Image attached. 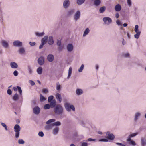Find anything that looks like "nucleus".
Returning a JSON list of instances; mask_svg holds the SVG:
<instances>
[{
    "label": "nucleus",
    "mask_w": 146,
    "mask_h": 146,
    "mask_svg": "<svg viewBox=\"0 0 146 146\" xmlns=\"http://www.w3.org/2000/svg\"><path fill=\"white\" fill-rule=\"evenodd\" d=\"M48 38V36H45L41 40V42L44 44H46L47 42Z\"/></svg>",
    "instance_id": "obj_27"
},
{
    "label": "nucleus",
    "mask_w": 146,
    "mask_h": 146,
    "mask_svg": "<svg viewBox=\"0 0 146 146\" xmlns=\"http://www.w3.org/2000/svg\"><path fill=\"white\" fill-rule=\"evenodd\" d=\"M1 43L3 47L5 48H8L9 47V44L8 42L4 40H2Z\"/></svg>",
    "instance_id": "obj_11"
},
{
    "label": "nucleus",
    "mask_w": 146,
    "mask_h": 146,
    "mask_svg": "<svg viewBox=\"0 0 146 146\" xmlns=\"http://www.w3.org/2000/svg\"><path fill=\"white\" fill-rule=\"evenodd\" d=\"M38 135L39 136L42 137L44 136V134L42 131H40L38 133Z\"/></svg>",
    "instance_id": "obj_51"
},
{
    "label": "nucleus",
    "mask_w": 146,
    "mask_h": 146,
    "mask_svg": "<svg viewBox=\"0 0 146 146\" xmlns=\"http://www.w3.org/2000/svg\"><path fill=\"white\" fill-rule=\"evenodd\" d=\"M99 141L100 142H107L108 141V139H102L99 140Z\"/></svg>",
    "instance_id": "obj_50"
},
{
    "label": "nucleus",
    "mask_w": 146,
    "mask_h": 146,
    "mask_svg": "<svg viewBox=\"0 0 146 146\" xmlns=\"http://www.w3.org/2000/svg\"><path fill=\"white\" fill-rule=\"evenodd\" d=\"M56 90L58 91H60L61 88V85H60L59 83H57L56 84Z\"/></svg>",
    "instance_id": "obj_41"
},
{
    "label": "nucleus",
    "mask_w": 146,
    "mask_h": 146,
    "mask_svg": "<svg viewBox=\"0 0 146 146\" xmlns=\"http://www.w3.org/2000/svg\"><path fill=\"white\" fill-rule=\"evenodd\" d=\"M50 106L49 104H46L44 106V109L46 110L49 109H50Z\"/></svg>",
    "instance_id": "obj_45"
},
{
    "label": "nucleus",
    "mask_w": 146,
    "mask_h": 146,
    "mask_svg": "<svg viewBox=\"0 0 146 146\" xmlns=\"http://www.w3.org/2000/svg\"><path fill=\"white\" fill-rule=\"evenodd\" d=\"M42 92L44 93H47L48 92V91L47 89H44L42 90Z\"/></svg>",
    "instance_id": "obj_59"
},
{
    "label": "nucleus",
    "mask_w": 146,
    "mask_h": 146,
    "mask_svg": "<svg viewBox=\"0 0 146 146\" xmlns=\"http://www.w3.org/2000/svg\"><path fill=\"white\" fill-rule=\"evenodd\" d=\"M14 131L15 132V136L16 138H18L19 136L20 131L21 127L18 124H16L14 127Z\"/></svg>",
    "instance_id": "obj_3"
},
{
    "label": "nucleus",
    "mask_w": 146,
    "mask_h": 146,
    "mask_svg": "<svg viewBox=\"0 0 146 146\" xmlns=\"http://www.w3.org/2000/svg\"><path fill=\"white\" fill-rule=\"evenodd\" d=\"M29 82L32 86H33L35 84V82L32 80H29Z\"/></svg>",
    "instance_id": "obj_58"
},
{
    "label": "nucleus",
    "mask_w": 146,
    "mask_h": 146,
    "mask_svg": "<svg viewBox=\"0 0 146 146\" xmlns=\"http://www.w3.org/2000/svg\"><path fill=\"white\" fill-rule=\"evenodd\" d=\"M85 0H77V3L79 5H81L84 2Z\"/></svg>",
    "instance_id": "obj_44"
},
{
    "label": "nucleus",
    "mask_w": 146,
    "mask_h": 146,
    "mask_svg": "<svg viewBox=\"0 0 146 146\" xmlns=\"http://www.w3.org/2000/svg\"><path fill=\"white\" fill-rule=\"evenodd\" d=\"M56 99L58 100L59 102H61L62 101L61 95L59 93H57L56 94Z\"/></svg>",
    "instance_id": "obj_30"
},
{
    "label": "nucleus",
    "mask_w": 146,
    "mask_h": 146,
    "mask_svg": "<svg viewBox=\"0 0 146 146\" xmlns=\"http://www.w3.org/2000/svg\"><path fill=\"white\" fill-rule=\"evenodd\" d=\"M49 102L50 103V107L51 108H53L55 107V106H56V102L55 100H53L50 102Z\"/></svg>",
    "instance_id": "obj_28"
},
{
    "label": "nucleus",
    "mask_w": 146,
    "mask_h": 146,
    "mask_svg": "<svg viewBox=\"0 0 146 146\" xmlns=\"http://www.w3.org/2000/svg\"><path fill=\"white\" fill-rule=\"evenodd\" d=\"M64 106L66 110L68 112H70L71 110L73 111H75V107L73 105L70 104L69 103L66 102L64 103Z\"/></svg>",
    "instance_id": "obj_2"
},
{
    "label": "nucleus",
    "mask_w": 146,
    "mask_h": 146,
    "mask_svg": "<svg viewBox=\"0 0 146 146\" xmlns=\"http://www.w3.org/2000/svg\"><path fill=\"white\" fill-rule=\"evenodd\" d=\"M70 4V2L69 0H65L63 3V6L64 8L66 9L68 8Z\"/></svg>",
    "instance_id": "obj_17"
},
{
    "label": "nucleus",
    "mask_w": 146,
    "mask_h": 146,
    "mask_svg": "<svg viewBox=\"0 0 146 146\" xmlns=\"http://www.w3.org/2000/svg\"><path fill=\"white\" fill-rule=\"evenodd\" d=\"M140 143L141 146H146V134L141 137Z\"/></svg>",
    "instance_id": "obj_6"
},
{
    "label": "nucleus",
    "mask_w": 146,
    "mask_h": 146,
    "mask_svg": "<svg viewBox=\"0 0 146 146\" xmlns=\"http://www.w3.org/2000/svg\"><path fill=\"white\" fill-rule=\"evenodd\" d=\"M44 58L43 56H40L38 59V63L40 65H42L44 63Z\"/></svg>",
    "instance_id": "obj_16"
},
{
    "label": "nucleus",
    "mask_w": 146,
    "mask_h": 146,
    "mask_svg": "<svg viewBox=\"0 0 146 146\" xmlns=\"http://www.w3.org/2000/svg\"><path fill=\"white\" fill-rule=\"evenodd\" d=\"M90 32V30L88 28H87L84 30L83 35V37H84L87 35Z\"/></svg>",
    "instance_id": "obj_24"
},
{
    "label": "nucleus",
    "mask_w": 146,
    "mask_h": 146,
    "mask_svg": "<svg viewBox=\"0 0 146 146\" xmlns=\"http://www.w3.org/2000/svg\"><path fill=\"white\" fill-rule=\"evenodd\" d=\"M47 59L49 62H51L53 61L54 59V56L52 54H49L47 56Z\"/></svg>",
    "instance_id": "obj_18"
},
{
    "label": "nucleus",
    "mask_w": 146,
    "mask_h": 146,
    "mask_svg": "<svg viewBox=\"0 0 146 146\" xmlns=\"http://www.w3.org/2000/svg\"><path fill=\"white\" fill-rule=\"evenodd\" d=\"M13 46L16 47H21L22 46L23 43L22 42L19 40H14L13 43Z\"/></svg>",
    "instance_id": "obj_8"
},
{
    "label": "nucleus",
    "mask_w": 146,
    "mask_h": 146,
    "mask_svg": "<svg viewBox=\"0 0 146 146\" xmlns=\"http://www.w3.org/2000/svg\"><path fill=\"white\" fill-rule=\"evenodd\" d=\"M123 56L126 58H129L130 57V54L129 53H125L123 54Z\"/></svg>",
    "instance_id": "obj_37"
},
{
    "label": "nucleus",
    "mask_w": 146,
    "mask_h": 146,
    "mask_svg": "<svg viewBox=\"0 0 146 146\" xmlns=\"http://www.w3.org/2000/svg\"><path fill=\"white\" fill-rule=\"evenodd\" d=\"M88 140L89 141H94L95 140V139H92L90 138L88 139Z\"/></svg>",
    "instance_id": "obj_62"
},
{
    "label": "nucleus",
    "mask_w": 146,
    "mask_h": 146,
    "mask_svg": "<svg viewBox=\"0 0 146 146\" xmlns=\"http://www.w3.org/2000/svg\"><path fill=\"white\" fill-rule=\"evenodd\" d=\"M83 90L80 89H77L76 90V94L77 95H80L82 94L83 93Z\"/></svg>",
    "instance_id": "obj_26"
},
{
    "label": "nucleus",
    "mask_w": 146,
    "mask_h": 146,
    "mask_svg": "<svg viewBox=\"0 0 146 146\" xmlns=\"http://www.w3.org/2000/svg\"><path fill=\"white\" fill-rule=\"evenodd\" d=\"M7 93L9 95H10L12 94V92L10 89L8 88Z\"/></svg>",
    "instance_id": "obj_56"
},
{
    "label": "nucleus",
    "mask_w": 146,
    "mask_h": 146,
    "mask_svg": "<svg viewBox=\"0 0 146 146\" xmlns=\"http://www.w3.org/2000/svg\"><path fill=\"white\" fill-rule=\"evenodd\" d=\"M72 69L71 67H70L68 70V73L67 78L69 79L71 76L72 73Z\"/></svg>",
    "instance_id": "obj_35"
},
{
    "label": "nucleus",
    "mask_w": 146,
    "mask_h": 146,
    "mask_svg": "<svg viewBox=\"0 0 146 146\" xmlns=\"http://www.w3.org/2000/svg\"><path fill=\"white\" fill-rule=\"evenodd\" d=\"M40 109L38 106H35L33 109V113L35 114H38L40 113Z\"/></svg>",
    "instance_id": "obj_10"
},
{
    "label": "nucleus",
    "mask_w": 146,
    "mask_h": 146,
    "mask_svg": "<svg viewBox=\"0 0 146 146\" xmlns=\"http://www.w3.org/2000/svg\"><path fill=\"white\" fill-rule=\"evenodd\" d=\"M11 67L12 68L16 69L18 68L17 64L15 62H11L10 63Z\"/></svg>",
    "instance_id": "obj_22"
},
{
    "label": "nucleus",
    "mask_w": 146,
    "mask_h": 146,
    "mask_svg": "<svg viewBox=\"0 0 146 146\" xmlns=\"http://www.w3.org/2000/svg\"><path fill=\"white\" fill-rule=\"evenodd\" d=\"M101 3L100 0H95L94 1V5L96 6H98L100 5Z\"/></svg>",
    "instance_id": "obj_36"
},
{
    "label": "nucleus",
    "mask_w": 146,
    "mask_h": 146,
    "mask_svg": "<svg viewBox=\"0 0 146 146\" xmlns=\"http://www.w3.org/2000/svg\"><path fill=\"white\" fill-rule=\"evenodd\" d=\"M116 23L118 25H121V23L120 21L119 20H117L116 21Z\"/></svg>",
    "instance_id": "obj_57"
},
{
    "label": "nucleus",
    "mask_w": 146,
    "mask_h": 146,
    "mask_svg": "<svg viewBox=\"0 0 146 146\" xmlns=\"http://www.w3.org/2000/svg\"><path fill=\"white\" fill-rule=\"evenodd\" d=\"M84 65L83 64H82L80 68L78 69V71L79 72H82L84 69Z\"/></svg>",
    "instance_id": "obj_43"
},
{
    "label": "nucleus",
    "mask_w": 146,
    "mask_h": 146,
    "mask_svg": "<svg viewBox=\"0 0 146 146\" xmlns=\"http://www.w3.org/2000/svg\"><path fill=\"white\" fill-rule=\"evenodd\" d=\"M127 141L128 142V144L130 145H131L133 146H135L136 144L135 141L132 140L130 137H127Z\"/></svg>",
    "instance_id": "obj_14"
},
{
    "label": "nucleus",
    "mask_w": 146,
    "mask_h": 146,
    "mask_svg": "<svg viewBox=\"0 0 146 146\" xmlns=\"http://www.w3.org/2000/svg\"><path fill=\"white\" fill-rule=\"evenodd\" d=\"M66 48L68 52H71L73 51L74 49V46L72 44H69L67 45Z\"/></svg>",
    "instance_id": "obj_15"
},
{
    "label": "nucleus",
    "mask_w": 146,
    "mask_h": 146,
    "mask_svg": "<svg viewBox=\"0 0 146 146\" xmlns=\"http://www.w3.org/2000/svg\"><path fill=\"white\" fill-rule=\"evenodd\" d=\"M102 20L104 24L107 25L110 24L112 21L111 19L109 17H104Z\"/></svg>",
    "instance_id": "obj_7"
},
{
    "label": "nucleus",
    "mask_w": 146,
    "mask_h": 146,
    "mask_svg": "<svg viewBox=\"0 0 146 146\" xmlns=\"http://www.w3.org/2000/svg\"><path fill=\"white\" fill-rule=\"evenodd\" d=\"M122 43L123 45L126 44V42L125 41L124 39L123 38L122 39Z\"/></svg>",
    "instance_id": "obj_63"
},
{
    "label": "nucleus",
    "mask_w": 146,
    "mask_h": 146,
    "mask_svg": "<svg viewBox=\"0 0 146 146\" xmlns=\"http://www.w3.org/2000/svg\"><path fill=\"white\" fill-rule=\"evenodd\" d=\"M88 144L86 142H83L82 143L81 146H88Z\"/></svg>",
    "instance_id": "obj_53"
},
{
    "label": "nucleus",
    "mask_w": 146,
    "mask_h": 146,
    "mask_svg": "<svg viewBox=\"0 0 146 146\" xmlns=\"http://www.w3.org/2000/svg\"><path fill=\"white\" fill-rule=\"evenodd\" d=\"M107 137L108 139L111 140H113L115 138V136L112 133H111L110 132L106 133Z\"/></svg>",
    "instance_id": "obj_9"
},
{
    "label": "nucleus",
    "mask_w": 146,
    "mask_h": 146,
    "mask_svg": "<svg viewBox=\"0 0 146 146\" xmlns=\"http://www.w3.org/2000/svg\"><path fill=\"white\" fill-rule=\"evenodd\" d=\"M106 7L105 6H103L100 8L99 9V12L100 13H102L104 12L106 10Z\"/></svg>",
    "instance_id": "obj_38"
},
{
    "label": "nucleus",
    "mask_w": 146,
    "mask_h": 146,
    "mask_svg": "<svg viewBox=\"0 0 146 146\" xmlns=\"http://www.w3.org/2000/svg\"><path fill=\"white\" fill-rule=\"evenodd\" d=\"M139 26L138 25H136L135 27L134 31L136 33L134 35V38L137 39H138L139 37L141 32L138 30Z\"/></svg>",
    "instance_id": "obj_4"
},
{
    "label": "nucleus",
    "mask_w": 146,
    "mask_h": 146,
    "mask_svg": "<svg viewBox=\"0 0 146 146\" xmlns=\"http://www.w3.org/2000/svg\"><path fill=\"white\" fill-rule=\"evenodd\" d=\"M40 100L41 102H43L45 101L46 98L44 97L42 94H40Z\"/></svg>",
    "instance_id": "obj_39"
},
{
    "label": "nucleus",
    "mask_w": 146,
    "mask_h": 146,
    "mask_svg": "<svg viewBox=\"0 0 146 146\" xmlns=\"http://www.w3.org/2000/svg\"><path fill=\"white\" fill-rule=\"evenodd\" d=\"M18 52L21 54H25V50L23 47H21L19 48Z\"/></svg>",
    "instance_id": "obj_25"
},
{
    "label": "nucleus",
    "mask_w": 146,
    "mask_h": 146,
    "mask_svg": "<svg viewBox=\"0 0 146 146\" xmlns=\"http://www.w3.org/2000/svg\"><path fill=\"white\" fill-rule=\"evenodd\" d=\"M27 69L28 74L30 75H31L33 72V71L31 66L30 65H28Z\"/></svg>",
    "instance_id": "obj_19"
},
{
    "label": "nucleus",
    "mask_w": 146,
    "mask_h": 146,
    "mask_svg": "<svg viewBox=\"0 0 146 146\" xmlns=\"http://www.w3.org/2000/svg\"><path fill=\"white\" fill-rule=\"evenodd\" d=\"M37 72L40 75L42 74V68L41 67L38 68L37 70Z\"/></svg>",
    "instance_id": "obj_33"
},
{
    "label": "nucleus",
    "mask_w": 146,
    "mask_h": 146,
    "mask_svg": "<svg viewBox=\"0 0 146 146\" xmlns=\"http://www.w3.org/2000/svg\"><path fill=\"white\" fill-rule=\"evenodd\" d=\"M35 34L36 36L38 37H42L43 36L45 35L44 32H43L41 33L38 32H35Z\"/></svg>",
    "instance_id": "obj_20"
},
{
    "label": "nucleus",
    "mask_w": 146,
    "mask_h": 146,
    "mask_svg": "<svg viewBox=\"0 0 146 146\" xmlns=\"http://www.w3.org/2000/svg\"><path fill=\"white\" fill-rule=\"evenodd\" d=\"M116 144L118 146H126L125 145L120 143H116Z\"/></svg>",
    "instance_id": "obj_52"
},
{
    "label": "nucleus",
    "mask_w": 146,
    "mask_h": 146,
    "mask_svg": "<svg viewBox=\"0 0 146 146\" xmlns=\"http://www.w3.org/2000/svg\"><path fill=\"white\" fill-rule=\"evenodd\" d=\"M74 12V10L73 9H70L68 11L67 13V15L68 16H70L73 14Z\"/></svg>",
    "instance_id": "obj_32"
},
{
    "label": "nucleus",
    "mask_w": 146,
    "mask_h": 146,
    "mask_svg": "<svg viewBox=\"0 0 146 146\" xmlns=\"http://www.w3.org/2000/svg\"><path fill=\"white\" fill-rule=\"evenodd\" d=\"M121 9V7L119 4L116 5L115 7V9L116 11H119Z\"/></svg>",
    "instance_id": "obj_29"
},
{
    "label": "nucleus",
    "mask_w": 146,
    "mask_h": 146,
    "mask_svg": "<svg viewBox=\"0 0 146 146\" xmlns=\"http://www.w3.org/2000/svg\"><path fill=\"white\" fill-rule=\"evenodd\" d=\"M138 134V133H136L130 134L128 137H135Z\"/></svg>",
    "instance_id": "obj_40"
},
{
    "label": "nucleus",
    "mask_w": 146,
    "mask_h": 146,
    "mask_svg": "<svg viewBox=\"0 0 146 146\" xmlns=\"http://www.w3.org/2000/svg\"><path fill=\"white\" fill-rule=\"evenodd\" d=\"M13 75H14V76H17L18 75V71H17L15 70L13 72Z\"/></svg>",
    "instance_id": "obj_54"
},
{
    "label": "nucleus",
    "mask_w": 146,
    "mask_h": 146,
    "mask_svg": "<svg viewBox=\"0 0 146 146\" xmlns=\"http://www.w3.org/2000/svg\"><path fill=\"white\" fill-rule=\"evenodd\" d=\"M54 111L56 115H61L63 113V107L60 104H57L55 107Z\"/></svg>",
    "instance_id": "obj_1"
},
{
    "label": "nucleus",
    "mask_w": 146,
    "mask_h": 146,
    "mask_svg": "<svg viewBox=\"0 0 146 146\" xmlns=\"http://www.w3.org/2000/svg\"><path fill=\"white\" fill-rule=\"evenodd\" d=\"M80 16V13L79 11H78L74 15V19L76 21L78 19Z\"/></svg>",
    "instance_id": "obj_13"
},
{
    "label": "nucleus",
    "mask_w": 146,
    "mask_h": 146,
    "mask_svg": "<svg viewBox=\"0 0 146 146\" xmlns=\"http://www.w3.org/2000/svg\"><path fill=\"white\" fill-rule=\"evenodd\" d=\"M55 120H56L55 119H51L47 121L46 122V123L48 125L45 127L46 129L47 130H49L52 129V127L53 126L52 125V124L50 125L48 124L54 122L55 121Z\"/></svg>",
    "instance_id": "obj_5"
},
{
    "label": "nucleus",
    "mask_w": 146,
    "mask_h": 146,
    "mask_svg": "<svg viewBox=\"0 0 146 146\" xmlns=\"http://www.w3.org/2000/svg\"><path fill=\"white\" fill-rule=\"evenodd\" d=\"M54 98V96H53L51 95L49 96L48 97V102H49L52 101L53 100V99Z\"/></svg>",
    "instance_id": "obj_46"
},
{
    "label": "nucleus",
    "mask_w": 146,
    "mask_h": 146,
    "mask_svg": "<svg viewBox=\"0 0 146 146\" xmlns=\"http://www.w3.org/2000/svg\"><path fill=\"white\" fill-rule=\"evenodd\" d=\"M19 98V96L17 93H16L13 97L12 99L15 101H16Z\"/></svg>",
    "instance_id": "obj_31"
},
{
    "label": "nucleus",
    "mask_w": 146,
    "mask_h": 146,
    "mask_svg": "<svg viewBox=\"0 0 146 146\" xmlns=\"http://www.w3.org/2000/svg\"><path fill=\"white\" fill-rule=\"evenodd\" d=\"M127 3L129 7H131L132 5V2L131 0H127Z\"/></svg>",
    "instance_id": "obj_49"
},
{
    "label": "nucleus",
    "mask_w": 146,
    "mask_h": 146,
    "mask_svg": "<svg viewBox=\"0 0 146 146\" xmlns=\"http://www.w3.org/2000/svg\"><path fill=\"white\" fill-rule=\"evenodd\" d=\"M61 42L60 40H58L57 42V44L58 46H60L61 45Z\"/></svg>",
    "instance_id": "obj_55"
},
{
    "label": "nucleus",
    "mask_w": 146,
    "mask_h": 146,
    "mask_svg": "<svg viewBox=\"0 0 146 146\" xmlns=\"http://www.w3.org/2000/svg\"><path fill=\"white\" fill-rule=\"evenodd\" d=\"M18 92H19L20 96H21L22 94V90L21 88L19 86H17Z\"/></svg>",
    "instance_id": "obj_42"
},
{
    "label": "nucleus",
    "mask_w": 146,
    "mask_h": 146,
    "mask_svg": "<svg viewBox=\"0 0 146 146\" xmlns=\"http://www.w3.org/2000/svg\"><path fill=\"white\" fill-rule=\"evenodd\" d=\"M29 43L30 45L32 46H34L36 44V43L35 42H29Z\"/></svg>",
    "instance_id": "obj_60"
},
{
    "label": "nucleus",
    "mask_w": 146,
    "mask_h": 146,
    "mask_svg": "<svg viewBox=\"0 0 146 146\" xmlns=\"http://www.w3.org/2000/svg\"><path fill=\"white\" fill-rule=\"evenodd\" d=\"M59 128L58 127H56L53 130L52 133L54 135H56L58 133L59 131Z\"/></svg>",
    "instance_id": "obj_21"
},
{
    "label": "nucleus",
    "mask_w": 146,
    "mask_h": 146,
    "mask_svg": "<svg viewBox=\"0 0 146 146\" xmlns=\"http://www.w3.org/2000/svg\"><path fill=\"white\" fill-rule=\"evenodd\" d=\"M141 116V113L140 112H136L134 114V121L137 122L138 118Z\"/></svg>",
    "instance_id": "obj_12"
},
{
    "label": "nucleus",
    "mask_w": 146,
    "mask_h": 146,
    "mask_svg": "<svg viewBox=\"0 0 146 146\" xmlns=\"http://www.w3.org/2000/svg\"><path fill=\"white\" fill-rule=\"evenodd\" d=\"M44 44L41 42V44L39 46V48L40 49L42 48L43 47V46Z\"/></svg>",
    "instance_id": "obj_61"
},
{
    "label": "nucleus",
    "mask_w": 146,
    "mask_h": 146,
    "mask_svg": "<svg viewBox=\"0 0 146 146\" xmlns=\"http://www.w3.org/2000/svg\"><path fill=\"white\" fill-rule=\"evenodd\" d=\"M61 123L60 121H56L52 123V125L53 126H56V127H58L60 126L61 125Z\"/></svg>",
    "instance_id": "obj_34"
},
{
    "label": "nucleus",
    "mask_w": 146,
    "mask_h": 146,
    "mask_svg": "<svg viewBox=\"0 0 146 146\" xmlns=\"http://www.w3.org/2000/svg\"><path fill=\"white\" fill-rule=\"evenodd\" d=\"M63 47L62 46H59L58 48V49L59 50H61L62 49H63Z\"/></svg>",
    "instance_id": "obj_64"
},
{
    "label": "nucleus",
    "mask_w": 146,
    "mask_h": 146,
    "mask_svg": "<svg viewBox=\"0 0 146 146\" xmlns=\"http://www.w3.org/2000/svg\"><path fill=\"white\" fill-rule=\"evenodd\" d=\"M18 143L19 144H23L24 143V141L22 139H19L18 141Z\"/></svg>",
    "instance_id": "obj_48"
},
{
    "label": "nucleus",
    "mask_w": 146,
    "mask_h": 146,
    "mask_svg": "<svg viewBox=\"0 0 146 146\" xmlns=\"http://www.w3.org/2000/svg\"><path fill=\"white\" fill-rule=\"evenodd\" d=\"M48 43L50 45H52L54 44V41L53 37L52 36H50L49 37L48 40Z\"/></svg>",
    "instance_id": "obj_23"
},
{
    "label": "nucleus",
    "mask_w": 146,
    "mask_h": 146,
    "mask_svg": "<svg viewBox=\"0 0 146 146\" xmlns=\"http://www.w3.org/2000/svg\"><path fill=\"white\" fill-rule=\"evenodd\" d=\"M1 125L2 126H3L5 128L6 131L8 130V128L6 125L3 123H1Z\"/></svg>",
    "instance_id": "obj_47"
}]
</instances>
